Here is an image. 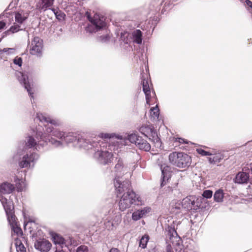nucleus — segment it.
<instances>
[{
    "label": "nucleus",
    "instance_id": "obj_1",
    "mask_svg": "<svg viewBox=\"0 0 252 252\" xmlns=\"http://www.w3.org/2000/svg\"><path fill=\"white\" fill-rule=\"evenodd\" d=\"M121 179L122 178L116 177L114 181L117 196H119V194L123 193L119 202V210L124 211L126 209L135 206L142 205L143 201L140 196L128 188V181H123Z\"/></svg>",
    "mask_w": 252,
    "mask_h": 252
},
{
    "label": "nucleus",
    "instance_id": "obj_2",
    "mask_svg": "<svg viewBox=\"0 0 252 252\" xmlns=\"http://www.w3.org/2000/svg\"><path fill=\"white\" fill-rule=\"evenodd\" d=\"M88 19L90 23L85 28L86 32L89 33H95L97 32H104L105 33L97 37V41L101 43H107L109 42L111 36L106 29V23L100 19H93L89 15Z\"/></svg>",
    "mask_w": 252,
    "mask_h": 252
},
{
    "label": "nucleus",
    "instance_id": "obj_3",
    "mask_svg": "<svg viewBox=\"0 0 252 252\" xmlns=\"http://www.w3.org/2000/svg\"><path fill=\"white\" fill-rule=\"evenodd\" d=\"M44 128L38 125L32 128L31 136H29L25 141L24 146L27 148H34L38 150L40 147H43L47 142V138L43 133Z\"/></svg>",
    "mask_w": 252,
    "mask_h": 252
},
{
    "label": "nucleus",
    "instance_id": "obj_4",
    "mask_svg": "<svg viewBox=\"0 0 252 252\" xmlns=\"http://www.w3.org/2000/svg\"><path fill=\"white\" fill-rule=\"evenodd\" d=\"M169 161L173 165L181 168H188L191 164V157L183 152H173L168 156Z\"/></svg>",
    "mask_w": 252,
    "mask_h": 252
},
{
    "label": "nucleus",
    "instance_id": "obj_5",
    "mask_svg": "<svg viewBox=\"0 0 252 252\" xmlns=\"http://www.w3.org/2000/svg\"><path fill=\"white\" fill-rule=\"evenodd\" d=\"M101 143H99V146L95 145V149L94 151V158L100 164L106 165L111 162L113 155L111 153L102 149Z\"/></svg>",
    "mask_w": 252,
    "mask_h": 252
},
{
    "label": "nucleus",
    "instance_id": "obj_6",
    "mask_svg": "<svg viewBox=\"0 0 252 252\" xmlns=\"http://www.w3.org/2000/svg\"><path fill=\"white\" fill-rule=\"evenodd\" d=\"M127 139L131 143L134 144L140 150L149 152L151 150V146L150 144L147 140L139 136L137 132L129 134L127 135Z\"/></svg>",
    "mask_w": 252,
    "mask_h": 252
},
{
    "label": "nucleus",
    "instance_id": "obj_7",
    "mask_svg": "<svg viewBox=\"0 0 252 252\" xmlns=\"http://www.w3.org/2000/svg\"><path fill=\"white\" fill-rule=\"evenodd\" d=\"M28 73L26 71L18 72L16 75L18 81L24 87L25 89L27 90L29 95L31 99L33 98V92L31 86V83L29 81Z\"/></svg>",
    "mask_w": 252,
    "mask_h": 252
},
{
    "label": "nucleus",
    "instance_id": "obj_8",
    "mask_svg": "<svg viewBox=\"0 0 252 252\" xmlns=\"http://www.w3.org/2000/svg\"><path fill=\"white\" fill-rule=\"evenodd\" d=\"M164 3L163 8L161 10V13H164V12L172 8V4L170 3V0H163L159 4L157 3L155 1H152L149 5V12L147 14L151 15H155L160 9V5H162Z\"/></svg>",
    "mask_w": 252,
    "mask_h": 252
},
{
    "label": "nucleus",
    "instance_id": "obj_9",
    "mask_svg": "<svg viewBox=\"0 0 252 252\" xmlns=\"http://www.w3.org/2000/svg\"><path fill=\"white\" fill-rule=\"evenodd\" d=\"M39 156L38 154L32 153L31 154L26 153L22 158H20L17 160H18V165L21 168H27L30 166L31 162L37 160Z\"/></svg>",
    "mask_w": 252,
    "mask_h": 252
},
{
    "label": "nucleus",
    "instance_id": "obj_10",
    "mask_svg": "<svg viewBox=\"0 0 252 252\" xmlns=\"http://www.w3.org/2000/svg\"><path fill=\"white\" fill-rule=\"evenodd\" d=\"M102 142L95 141L92 139H87L80 135L79 140H78L77 146L80 148H83L86 150L90 149L94 151L95 149V145L99 146V143Z\"/></svg>",
    "mask_w": 252,
    "mask_h": 252
},
{
    "label": "nucleus",
    "instance_id": "obj_11",
    "mask_svg": "<svg viewBox=\"0 0 252 252\" xmlns=\"http://www.w3.org/2000/svg\"><path fill=\"white\" fill-rule=\"evenodd\" d=\"M166 230L167 232V235L169 237V239L173 245L180 246L182 242V239L177 233L175 225L174 224L167 225Z\"/></svg>",
    "mask_w": 252,
    "mask_h": 252
},
{
    "label": "nucleus",
    "instance_id": "obj_12",
    "mask_svg": "<svg viewBox=\"0 0 252 252\" xmlns=\"http://www.w3.org/2000/svg\"><path fill=\"white\" fill-rule=\"evenodd\" d=\"M31 45L32 47L30 49V54L40 57L43 48L42 40L39 37L35 36L32 40Z\"/></svg>",
    "mask_w": 252,
    "mask_h": 252
},
{
    "label": "nucleus",
    "instance_id": "obj_13",
    "mask_svg": "<svg viewBox=\"0 0 252 252\" xmlns=\"http://www.w3.org/2000/svg\"><path fill=\"white\" fill-rule=\"evenodd\" d=\"M45 129H44L43 133L44 136L46 137V135L50 136H54L63 140L65 132L60 130L59 129L54 128L51 125L48 124L44 125Z\"/></svg>",
    "mask_w": 252,
    "mask_h": 252
},
{
    "label": "nucleus",
    "instance_id": "obj_14",
    "mask_svg": "<svg viewBox=\"0 0 252 252\" xmlns=\"http://www.w3.org/2000/svg\"><path fill=\"white\" fill-rule=\"evenodd\" d=\"M34 247L40 252H48L51 249L52 244L45 239L39 238L35 241Z\"/></svg>",
    "mask_w": 252,
    "mask_h": 252
},
{
    "label": "nucleus",
    "instance_id": "obj_15",
    "mask_svg": "<svg viewBox=\"0 0 252 252\" xmlns=\"http://www.w3.org/2000/svg\"><path fill=\"white\" fill-rule=\"evenodd\" d=\"M161 171V177L160 179V187H163L168 182L171 178L172 172L171 168L167 165H161L160 167Z\"/></svg>",
    "mask_w": 252,
    "mask_h": 252
},
{
    "label": "nucleus",
    "instance_id": "obj_16",
    "mask_svg": "<svg viewBox=\"0 0 252 252\" xmlns=\"http://www.w3.org/2000/svg\"><path fill=\"white\" fill-rule=\"evenodd\" d=\"M249 173L244 172H239L236 175L233 181L235 183L243 184L247 183L249 181Z\"/></svg>",
    "mask_w": 252,
    "mask_h": 252
},
{
    "label": "nucleus",
    "instance_id": "obj_17",
    "mask_svg": "<svg viewBox=\"0 0 252 252\" xmlns=\"http://www.w3.org/2000/svg\"><path fill=\"white\" fill-rule=\"evenodd\" d=\"M80 134L73 132H65L63 138V140L66 143H73L77 145L79 140Z\"/></svg>",
    "mask_w": 252,
    "mask_h": 252
},
{
    "label": "nucleus",
    "instance_id": "obj_18",
    "mask_svg": "<svg viewBox=\"0 0 252 252\" xmlns=\"http://www.w3.org/2000/svg\"><path fill=\"white\" fill-rule=\"evenodd\" d=\"M150 211L151 208L148 207L137 210L132 214V219L133 220L137 221L142 218L144 215L149 213Z\"/></svg>",
    "mask_w": 252,
    "mask_h": 252
},
{
    "label": "nucleus",
    "instance_id": "obj_19",
    "mask_svg": "<svg viewBox=\"0 0 252 252\" xmlns=\"http://www.w3.org/2000/svg\"><path fill=\"white\" fill-rule=\"evenodd\" d=\"M15 189L13 184L5 182L0 185V193L1 194H10Z\"/></svg>",
    "mask_w": 252,
    "mask_h": 252
},
{
    "label": "nucleus",
    "instance_id": "obj_20",
    "mask_svg": "<svg viewBox=\"0 0 252 252\" xmlns=\"http://www.w3.org/2000/svg\"><path fill=\"white\" fill-rule=\"evenodd\" d=\"M142 88L143 91L145 95L146 103L148 104L150 103L151 100V90L149 87L148 80L145 79L142 80Z\"/></svg>",
    "mask_w": 252,
    "mask_h": 252
},
{
    "label": "nucleus",
    "instance_id": "obj_21",
    "mask_svg": "<svg viewBox=\"0 0 252 252\" xmlns=\"http://www.w3.org/2000/svg\"><path fill=\"white\" fill-rule=\"evenodd\" d=\"M27 149V148L24 146V142H20L16 153L13 156V158L16 160L17 159L20 158L21 156H23V155L26 154L25 152Z\"/></svg>",
    "mask_w": 252,
    "mask_h": 252
},
{
    "label": "nucleus",
    "instance_id": "obj_22",
    "mask_svg": "<svg viewBox=\"0 0 252 252\" xmlns=\"http://www.w3.org/2000/svg\"><path fill=\"white\" fill-rule=\"evenodd\" d=\"M131 39L134 43L141 44L143 40L142 32L140 30L134 31L132 33Z\"/></svg>",
    "mask_w": 252,
    "mask_h": 252
},
{
    "label": "nucleus",
    "instance_id": "obj_23",
    "mask_svg": "<svg viewBox=\"0 0 252 252\" xmlns=\"http://www.w3.org/2000/svg\"><path fill=\"white\" fill-rule=\"evenodd\" d=\"M51 236L53 243L56 245H59L63 248L65 245L64 238L57 233H53Z\"/></svg>",
    "mask_w": 252,
    "mask_h": 252
},
{
    "label": "nucleus",
    "instance_id": "obj_24",
    "mask_svg": "<svg viewBox=\"0 0 252 252\" xmlns=\"http://www.w3.org/2000/svg\"><path fill=\"white\" fill-rule=\"evenodd\" d=\"M192 199H193V196H189L184 198L181 202L182 208L187 210H191L190 204L192 202Z\"/></svg>",
    "mask_w": 252,
    "mask_h": 252
},
{
    "label": "nucleus",
    "instance_id": "obj_25",
    "mask_svg": "<svg viewBox=\"0 0 252 252\" xmlns=\"http://www.w3.org/2000/svg\"><path fill=\"white\" fill-rule=\"evenodd\" d=\"M224 197V193L223 189H217L214 194V200L216 202H222Z\"/></svg>",
    "mask_w": 252,
    "mask_h": 252
},
{
    "label": "nucleus",
    "instance_id": "obj_26",
    "mask_svg": "<svg viewBox=\"0 0 252 252\" xmlns=\"http://www.w3.org/2000/svg\"><path fill=\"white\" fill-rule=\"evenodd\" d=\"M152 126L142 125L138 128V131L145 136L148 137L152 132Z\"/></svg>",
    "mask_w": 252,
    "mask_h": 252
},
{
    "label": "nucleus",
    "instance_id": "obj_27",
    "mask_svg": "<svg viewBox=\"0 0 252 252\" xmlns=\"http://www.w3.org/2000/svg\"><path fill=\"white\" fill-rule=\"evenodd\" d=\"M28 15L25 16L22 15L20 11H17L15 13V20L19 24H22L25 21L27 20Z\"/></svg>",
    "mask_w": 252,
    "mask_h": 252
},
{
    "label": "nucleus",
    "instance_id": "obj_28",
    "mask_svg": "<svg viewBox=\"0 0 252 252\" xmlns=\"http://www.w3.org/2000/svg\"><path fill=\"white\" fill-rule=\"evenodd\" d=\"M192 202L190 204V207L193 212H196L200 208L201 203L198 198H197L195 196H193V199H192Z\"/></svg>",
    "mask_w": 252,
    "mask_h": 252
},
{
    "label": "nucleus",
    "instance_id": "obj_29",
    "mask_svg": "<svg viewBox=\"0 0 252 252\" xmlns=\"http://www.w3.org/2000/svg\"><path fill=\"white\" fill-rule=\"evenodd\" d=\"M39 1L41 8L46 10L53 5L55 0H39Z\"/></svg>",
    "mask_w": 252,
    "mask_h": 252
},
{
    "label": "nucleus",
    "instance_id": "obj_30",
    "mask_svg": "<svg viewBox=\"0 0 252 252\" xmlns=\"http://www.w3.org/2000/svg\"><path fill=\"white\" fill-rule=\"evenodd\" d=\"M98 136L100 138H101L102 139H110L114 138V137L117 138L118 139H122V136H119V135L117 136L114 133H100L99 134Z\"/></svg>",
    "mask_w": 252,
    "mask_h": 252
},
{
    "label": "nucleus",
    "instance_id": "obj_31",
    "mask_svg": "<svg viewBox=\"0 0 252 252\" xmlns=\"http://www.w3.org/2000/svg\"><path fill=\"white\" fill-rule=\"evenodd\" d=\"M15 245L18 252H26V249L20 239L18 238L15 239Z\"/></svg>",
    "mask_w": 252,
    "mask_h": 252
},
{
    "label": "nucleus",
    "instance_id": "obj_32",
    "mask_svg": "<svg viewBox=\"0 0 252 252\" xmlns=\"http://www.w3.org/2000/svg\"><path fill=\"white\" fill-rule=\"evenodd\" d=\"M149 240V236L148 235L142 236L139 240V246L142 249H145L147 247Z\"/></svg>",
    "mask_w": 252,
    "mask_h": 252
},
{
    "label": "nucleus",
    "instance_id": "obj_33",
    "mask_svg": "<svg viewBox=\"0 0 252 252\" xmlns=\"http://www.w3.org/2000/svg\"><path fill=\"white\" fill-rule=\"evenodd\" d=\"M2 205L6 215H8V214L14 213L13 206L11 205V203H6L3 202H2Z\"/></svg>",
    "mask_w": 252,
    "mask_h": 252
},
{
    "label": "nucleus",
    "instance_id": "obj_34",
    "mask_svg": "<svg viewBox=\"0 0 252 252\" xmlns=\"http://www.w3.org/2000/svg\"><path fill=\"white\" fill-rule=\"evenodd\" d=\"M49 124L55 126H62L63 123L61 120L59 119H54L49 117L47 124L49 125Z\"/></svg>",
    "mask_w": 252,
    "mask_h": 252
},
{
    "label": "nucleus",
    "instance_id": "obj_35",
    "mask_svg": "<svg viewBox=\"0 0 252 252\" xmlns=\"http://www.w3.org/2000/svg\"><path fill=\"white\" fill-rule=\"evenodd\" d=\"M12 231L15 233L18 236L21 235V236H23V233L22 229L20 227H19L17 223L11 226Z\"/></svg>",
    "mask_w": 252,
    "mask_h": 252
},
{
    "label": "nucleus",
    "instance_id": "obj_36",
    "mask_svg": "<svg viewBox=\"0 0 252 252\" xmlns=\"http://www.w3.org/2000/svg\"><path fill=\"white\" fill-rule=\"evenodd\" d=\"M49 117H46L42 113H37L36 114L35 119L38 120L41 123H48V119Z\"/></svg>",
    "mask_w": 252,
    "mask_h": 252
},
{
    "label": "nucleus",
    "instance_id": "obj_37",
    "mask_svg": "<svg viewBox=\"0 0 252 252\" xmlns=\"http://www.w3.org/2000/svg\"><path fill=\"white\" fill-rule=\"evenodd\" d=\"M6 216L7 218V220L10 226L17 224L16 218L14 215V212L8 214V215H6Z\"/></svg>",
    "mask_w": 252,
    "mask_h": 252
},
{
    "label": "nucleus",
    "instance_id": "obj_38",
    "mask_svg": "<svg viewBox=\"0 0 252 252\" xmlns=\"http://www.w3.org/2000/svg\"><path fill=\"white\" fill-rule=\"evenodd\" d=\"M47 141L48 140L49 142L52 145H54L56 147H59L62 146V142L61 141L57 140L52 137L49 138L47 137Z\"/></svg>",
    "mask_w": 252,
    "mask_h": 252
},
{
    "label": "nucleus",
    "instance_id": "obj_39",
    "mask_svg": "<svg viewBox=\"0 0 252 252\" xmlns=\"http://www.w3.org/2000/svg\"><path fill=\"white\" fill-rule=\"evenodd\" d=\"M55 17L59 21H63L65 19L66 15L63 11L58 9V12H56Z\"/></svg>",
    "mask_w": 252,
    "mask_h": 252
},
{
    "label": "nucleus",
    "instance_id": "obj_40",
    "mask_svg": "<svg viewBox=\"0 0 252 252\" xmlns=\"http://www.w3.org/2000/svg\"><path fill=\"white\" fill-rule=\"evenodd\" d=\"M15 50L14 48H4L3 49H0V54L5 53L8 55H13L15 54Z\"/></svg>",
    "mask_w": 252,
    "mask_h": 252
},
{
    "label": "nucleus",
    "instance_id": "obj_41",
    "mask_svg": "<svg viewBox=\"0 0 252 252\" xmlns=\"http://www.w3.org/2000/svg\"><path fill=\"white\" fill-rule=\"evenodd\" d=\"M129 33L127 32H121L120 41L124 42L126 44H128L130 41V38L128 37Z\"/></svg>",
    "mask_w": 252,
    "mask_h": 252
},
{
    "label": "nucleus",
    "instance_id": "obj_42",
    "mask_svg": "<svg viewBox=\"0 0 252 252\" xmlns=\"http://www.w3.org/2000/svg\"><path fill=\"white\" fill-rule=\"evenodd\" d=\"M151 115L153 116L154 118L158 119L159 116V109L157 105L155 107H153L151 109Z\"/></svg>",
    "mask_w": 252,
    "mask_h": 252
},
{
    "label": "nucleus",
    "instance_id": "obj_43",
    "mask_svg": "<svg viewBox=\"0 0 252 252\" xmlns=\"http://www.w3.org/2000/svg\"><path fill=\"white\" fill-rule=\"evenodd\" d=\"M20 27L21 26L20 24H14L13 25L10 27L9 30L11 33H13L22 30V29H20Z\"/></svg>",
    "mask_w": 252,
    "mask_h": 252
},
{
    "label": "nucleus",
    "instance_id": "obj_44",
    "mask_svg": "<svg viewBox=\"0 0 252 252\" xmlns=\"http://www.w3.org/2000/svg\"><path fill=\"white\" fill-rule=\"evenodd\" d=\"M152 132H150V134L149 135V139H152L153 142H155V140L157 139V138H159L158 136V134L156 130L154 129V126L152 128Z\"/></svg>",
    "mask_w": 252,
    "mask_h": 252
},
{
    "label": "nucleus",
    "instance_id": "obj_45",
    "mask_svg": "<svg viewBox=\"0 0 252 252\" xmlns=\"http://www.w3.org/2000/svg\"><path fill=\"white\" fill-rule=\"evenodd\" d=\"M123 168V163L122 160H119L118 163L115 166V171L121 172Z\"/></svg>",
    "mask_w": 252,
    "mask_h": 252
},
{
    "label": "nucleus",
    "instance_id": "obj_46",
    "mask_svg": "<svg viewBox=\"0 0 252 252\" xmlns=\"http://www.w3.org/2000/svg\"><path fill=\"white\" fill-rule=\"evenodd\" d=\"M224 155L222 154L218 153L213 157V160H215L216 163H219L223 158Z\"/></svg>",
    "mask_w": 252,
    "mask_h": 252
},
{
    "label": "nucleus",
    "instance_id": "obj_47",
    "mask_svg": "<svg viewBox=\"0 0 252 252\" xmlns=\"http://www.w3.org/2000/svg\"><path fill=\"white\" fill-rule=\"evenodd\" d=\"M213 195V191L210 189L205 190L202 193V196L206 199L211 198Z\"/></svg>",
    "mask_w": 252,
    "mask_h": 252
},
{
    "label": "nucleus",
    "instance_id": "obj_48",
    "mask_svg": "<svg viewBox=\"0 0 252 252\" xmlns=\"http://www.w3.org/2000/svg\"><path fill=\"white\" fill-rule=\"evenodd\" d=\"M13 63L15 64L18 65L19 67H21L23 63L22 58L17 56L13 59Z\"/></svg>",
    "mask_w": 252,
    "mask_h": 252
},
{
    "label": "nucleus",
    "instance_id": "obj_49",
    "mask_svg": "<svg viewBox=\"0 0 252 252\" xmlns=\"http://www.w3.org/2000/svg\"><path fill=\"white\" fill-rule=\"evenodd\" d=\"M196 151L199 154L203 156H211L212 155L210 152L205 151L204 150L201 148L197 149Z\"/></svg>",
    "mask_w": 252,
    "mask_h": 252
},
{
    "label": "nucleus",
    "instance_id": "obj_50",
    "mask_svg": "<svg viewBox=\"0 0 252 252\" xmlns=\"http://www.w3.org/2000/svg\"><path fill=\"white\" fill-rule=\"evenodd\" d=\"M89 250L88 248L84 245H81L79 246L77 249H76V252H88Z\"/></svg>",
    "mask_w": 252,
    "mask_h": 252
},
{
    "label": "nucleus",
    "instance_id": "obj_51",
    "mask_svg": "<svg viewBox=\"0 0 252 252\" xmlns=\"http://www.w3.org/2000/svg\"><path fill=\"white\" fill-rule=\"evenodd\" d=\"M154 142L155 144V146L157 148H159L160 149H162V142L159 138H157V139H156V140H155V142Z\"/></svg>",
    "mask_w": 252,
    "mask_h": 252
},
{
    "label": "nucleus",
    "instance_id": "obj_52",
    "mask_svg": "<svg viewBox=\"0 0 252 252\" xmlns=\"http://www.w3.org/2000/svg\"><path fill=\"white\" fill-rule=\"evenodd\" d=\"M176 141L180 143H188L187 140L182 138H177L176 139Z\"/></svg>",
    "mask_w": 252,
    "mask_h": 252
},
{
    "label": "nucleus",
    "instance_id": "obj_53",
    "mask_svg": "<svg viewBox=\"0 0 252 252\" xmlns=\"http://www.w3.org/2000/svg\"><path fill=\"white\" fill-rule=\"evenodd\" d=\"M246 4L247 5L252 9V1L250 0H246Z\"/></svg>",
    "mask_w": 252,
    "mask_h": 252
},
{
    "label": "nucleus",
    "instance_id": "obj_54",
    "mask_svg": "<svg viewBox=\"0 0 252 252\" xmlns=\"http://www.w3.org/2000/svg\"><path fill=\"white\" fill-rule=\"evenodd\" d=\"M16 186L17 187V189H18V191H21L23 190V187L20 183H16Z\"/></svg>",
    "mask_w": 252,
    "mask_h": 252
},
{
    "label": "nucleus",
    "instance_id": "obj_55",
    "mask_svg": "<svg viewBox=\"0 0 252 252\" xmlns=\"http://www.w3.org/2000/svg\"><path fill=\"white\" fill-rule=\"evenodd\" d=\"M6 26V23L3 21H0V30L3 29Z\"/></svg>",
    "mask_w": 252,
    "mask_h": 252
},
{
    "label": "nucleus",
    "instance_id": "obj_56",
    "mask_svg": "<svg viewBox=\"0 0 252 252\" xmlns=\"http://www.w3.org/2000/svg\"><path fill=\"white\" fill-rule=\"evenodd\" d=\"M109 252H121V251L117 248H112L109 251Z\"/></svg>",
    "mask_w": 252,
    "mask_h": 252
},
{
    "label": "nucleus",
    "instance_id": "obj_57",
    "mask_svg": "<svg viewBox=\"0 0 252 252\" xmlns=\"http://www.w3.org/2000/svg\"><path fill=\"white\" fill-rule=\"evenodd\" d=\"M10 32H10L9 30L3 32L2 33V38H4V37L6 36L9 34Z\"/></svg>",
    "mask_w": 252,
    "mask_h": 252
},
{
    "label": "nucleus",
    "instance_id": "obj_58",
    "mask_svg": "<svg viewBox=\"0 0 252 252\" xmlns=\"http://www.w3.org/2000/svg\"><path fill=\"white\" fill-rule=\"evenodd\" d=\"M0 200L2 204V202H4V203H8L7 202V199L5 197H3V196H1V198H0Z\"/></svg>",
    "mask_w": 252,
    "mask_h": 252
},
{
    "label": "nucleus",
    "instance_id": "obj_59",
    "mask_svg": "<svg viewBox=\"0 0 252 252\" xmlns=\"http://www.w3.org/2000/svg\"><path fill=\"white\" fill-rule=\"evenodd\" d=\"M181 207H182V206H181V203L176 204L175 205V209H177V210H180Z\"/></svg>",
    "mask_w": 252,
    "mask_h": 252
},
{
    "label": "nucleus",
    "instance_id": "obj_60",
    "mask_svg": "<svg viewBox=\"0 0 252 252\" xmlns=\"http://www.w3.org/2000/svg\"><path fill=\"white\" fill-rule=\"evenodd\" d=\"M48 9L51 10L54 13L55 16L56 15V12H58V9H55L54 8H50V7H49Z\"/></svg>",
    "mask_w": 252,
    "mask_h": 252
},
{
    "label": "nucleus",
    "instance_id": "obj_61",
    "mask_svg": "<svg viewBox=\"0 0 252 252\" xmlns=\"http://www.w3.org/2000/svg\"><path fill=\"white\" fill-rule=\"evenodd\" d=\"M208 160L209 162L211 164H215L216 163L215 160H213V158L211 157L208 158Z\"/></svg>",
    "mask_w": 252,
    "mask_h": 252
},
{
    "label": "nucleus",
    "instance_id": "obj_62",
    "mask_svg": "<svg viewBox=\"0 0 252 252\" xmlns=\"http://www.w3.org/2000/svg\"><path fill=\"white\" fill-rule=\"evenodd\" d=\"M166 252H174L171 251V247L170 246H168L166 248Z\"/></svg>",
    "mask_w": 252,
    "mask_h": 252
},
{
    "label": "nucleus",
    "instance_id": "obj_63",
    "mask_svg": "<svg viewBox=\"0 0 252 252\" xmlns=\"http://www.w3.org/2000/svg\"><path fill=\"white\" fill-rule=\"evenodd\" d=\"M29 223H32V222H34V221L32 220H29V221H28L26 224V223H25V222H24V227H25V226H26V225H27L28 223H29Z\"/></svg>",
    "mask_w": 252,
    "mask_h": 252
},
{
    "label": "nucleus",
    "instance_id": "obj_64",
    "mask_svg": "<svg viewBox=\"0 0 252 252\" xmlns=\"http://www.w3.org/2000/svg\"><path fill=\"white\" fill-rule=\"evenodd\" d=\"M251 173L252 174V166L251 167Z\"/></svg>",
    "mask_w": 252,
    "mask_h": 252
}]
</instances>
